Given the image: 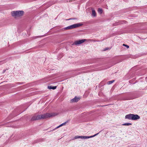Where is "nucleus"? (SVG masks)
<instances>
[{"label": "nucleus", "instance_id": "f257e3e1", "mask_svg": "<svg viewBox=\"0 0 147 147\" xmlns=\"http://www.w3.org/2000/svg\"><path fill=\"white\" fill-rule=\"evenodd\" d=\"M57 115V114L54 113H47L43 115H36L35 118H34V117H32L31 119V120L34 121L41 119H46L56 116Z\"/></svg>", "mask_w": 147, "mask_h": 147}, {"label": "nucleus", "instance_id": "f03ea898", "mask_svg": "<svg viewBox=\"0 0 147 147\" xmlns=\"http://www.w3.org/2000/svg\"><path fill=\"white\" fill-rule=\"evenodd\" d=\"M24 13L23 11H12L11 14L13 17L15 18H17L23 16Z\"/></svg>", "mask_w": 147, "mask_h": 147}, {"label": "nucleus", "instance_id": "7ed1b4c3", "mask_svg": "<svg viewBox=\"0 0 147 147\" xmlns=\"http://www.w3.org/2000/svg\"><path fill=\"white\" fill-rule=\"evenodd\" d=\"M83 24L80 23L75 24L65 28L64 29L65 30L71 29L80 27Z\"/></svg>", "mask_w": 147, "mask_h": 147}, {"label": "nucleus", "instance_id": "20e7f679", "mask_svg": "<svg viewBox=\"0 0 147 147\" xmlns=\"http://www.w3.org/2000/svg\"><path fill=\"white\" fill-rule=\"evenodd\" d=\"M98 134V133H97L94 135L92 136H75L74 139H76L78 138H81L82 139H87L90 138H92L95 136L97 135Z\"/></svg>", "mask_w": 147, "mask_h": 147}, {"label": "nucleus", "instance_id": "39448f33", "mask_svg": "<svg viewBox=\"0 0 147 147\" xmlns=\"http://www.w3.org/2000/svg\"><path fill=\"white\" fill-rule=\"evenodd\" d=\"M86 40V39H83L81 40H76L74 42L73 44L76 45H79L84 43Z\"/></svg>", "mask_w": 147, "mask_h": 147}, {"label": "nucleus", "instance_id": "423d86ee", "mask_svg": "<svg viewBox=\"0 0 147 147\" xmlns=\"http://www.w3.org/2000/svg\"><path fill=\"white\" fill-rule=\"evenodd\" d=\"M140 118V117L138 115L133 114L132 120H137L139 119Z\"/></svg>", "mask_w": 147, "mask_h": 147}, {"label": "nucleus", "instance_id": "0eeeda50", "mask_svg": "<svg viewBox=\"0 0 147 147\" xmlns=\"http://www.w3.org/2000/svg\"><path fill=\"white\" fill-rule=\"evenodd\" d=\"M133 114H129L126 115L125 116V119H127L129 120H131L132 119Z\"/></svg>", "mask_w": 147, "mask_h": 147}, {"label": "nucleus", "instance_id": "6e6552de", "mask_svg": "<svg viewBox=\"0 0 147 147\" xmlns=\"http://www.w3.org/2000/svg\"><path fill=\"white\" fill-rule=\"evenodd\" d=\"M80 99V98L76 96L74 98L71 100V101L72 102H76L78 101Z\"/></svg>", "mask_w": 147, "mask_h": 147}, {"label": "nucleus", "instance_id": "1a4fd4ad", "mask_svg": "<svg viewBox=\"0 0 147 147\" xmlns=\"http://www.w3.org/2000/svg\"><path fill=\"white\" fill-rule=\"evenodd\" d=\"M92 14L91 16L93 17H96V13L95 10L93 8L92 9Z\"/></svg>", "mask_w": 147, "mask_h": 147}, {"label": "nucleus", "instance_id": "9d476101", "mask_svg": "<svg viewBox=\"0 0 147 147\" xmlns=\"http://www.w3.org/2000/svg\"><path fill=\"white\" fill-rule=\"evenodd\" d=\"M48 88L50 89H52L53 90H54L56 88V86H48Z\"/></svg>", "mask_w": 147, "mask_h": 147}, {"label": "nucleus", "instance_id": "9b49d317", "mask_svg": "<svg viewBox=\"0 0 147 147\" xmlns=\"http://www.w3.org/2000/svg\"><path fill=\"white\" fill-rule=\"evenodd\" d=\"M132 125V123H125L123 124H122V125L129 126V125Z\"/></svg>", "mask_w": 147, "mask_h": 147}, {"label": "nucleus", "instance_id": "f8f14e48", "mask_svg": "<svg viewBox=\"0 0 147 147\" xmlns=\"http://www.w3.org/2000/svg\"><path fill=\"white\" fill-rule=\"evenodd\" d=\"M98 12L100 14L102 13V10L100 8H99L98 10Z\"/></svg>", "mask_w": 147, "mask_h": 147}, {"label": "nucleus", "instance_id": "ddd939ff", "mask_svg": "<svg viewBox=\"0 0 147 147\" xmlns=\"http://www.w3.org/2000/svg\"><path fill=\"white\" fill-rule=\"evenodd\" d=\"M114 82V80H113L111 81H109L108 82V84H110L113 83Z\"/></svg>", "mask_w": 147, "mask_h": 147}, {"label": "nucleus", "instance_id": "4468645a", "mask_svg": "<svg viewBox=\"0 0 147 147\" xmlns=\"http://www.w3.org/2000/svg\"><path fill=\"white\" fill-rule=\"evenodd\" d=\"M66 122H65L61 124L60 125V126H61V127L63 126V125H65V124H66Z\"/></svg>", "mask_w": 147, "mask_h": 147}, {"label": "nucleus", "instance_id": "2eb2a0df", "mask_svg": "<svg viewBox=\"0 0 147 147\" xmlns=\"http://www.w3.org/2000/svg\"><path fill=\"white\" fill-rule=\"evenodd\" d=\"M123 46H125V47H127V48H129V46H128V45H125V44H123Z\"/></svg>", "mask_w": 147, "mask_h": 147}, {"label": "nucleus", "instance_id": "dca6fc26", "mask_svg": "<svg viewBox=\"0 0 147 147\" xmlns=\"http://www.w3.org/2000/svg\"><path fill=\"white\" fill-rule=\"evenodd\" d=\"M61 126H60V125H59V126H57L56 128H58L59 127H61Z\"/></svg>", "mask_w": 147, "mask_h": 147}, {"label": "nucleus", "instance_id": "f3484780", "mask_svg": "<svg viewBox=\"0 0 147 147\" xmlns=\"http://www.w3.org/2000/svg\"><path fill=\"white\" fill-rule=\"evenodd\" d=\"M108 49H109V48H106V49H105L104 50L105 51V50H107Z\"/></svg>", "mask_w": 147, "mask_h": 147}, {"label": "nucleus", "instance_id": "a211bd4d", "mask_svg": "<svg viewBox=\"0 0 147 147\" xmlns=\"http://www.w3.org/2000/svg\"><path fill=\"white\" fill-rule=\"evenodd\" d=\"M33 117H34V118H35L36 117V115L34 116Z\"/></svg>", "mask_w": 147, "mask_h": 147}, {"label": "nucleus", "instance_id": "6ab92c4d", "mask_svg": "<svg viewBox=\"0 0 147 147\" xmlns=\"http://www.w3.org/2000/svg\"><path fill=\"white\" fill-rule=\"evenodd\" d=\"M5 70H4L3 71V72H5Z\"/></svg>", "mask_w": 147, "mask_h": 147}, {"label": "nucleus", "instance_id": "aec40b11", "mask_svg": "<svg viewBox=\"0 0 147 147\" xmlns=\"http://www.w3.org/2000/svg\"><path fill=\"white\" fill-rule=\"evenodd\" d=\"M71 19H68V20H71Z\"/></svg>", "mask_w": 147, "mask_h": 147}, {"label": "nucleus", "instance_id": "412c9836", "mask_svg": "<svg viewBox=\"0 0 147 147\" xmlns=\"http://www.w3.org/2000/svg\"><path fill=\"white\" fill-rule=\"evenodd\" d=\"M99 133H100V132H99V133H98L99 134Z\"/></svg>", "mask_w": 147, "mask_h": 147}]
</instances>
